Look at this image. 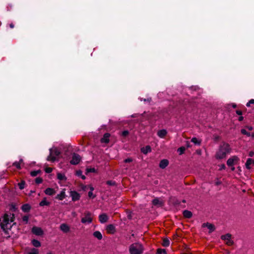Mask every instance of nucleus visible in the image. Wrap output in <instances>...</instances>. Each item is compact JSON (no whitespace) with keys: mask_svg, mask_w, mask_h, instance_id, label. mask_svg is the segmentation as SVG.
<instances>
[{"mask_svg":"<svg viewBox=\"0 0 254 254\" xmlns=\"http://www.w3.org/2000/svg\"><path fill=\"white\" fill-rule=\"evenodd\" d=\"M69 149V147L67 148V151H64V153L66 155V156H68L69 155V153H68V150Z\"/></svg>","mask_w":254,"mask_h":254,"instance_id":"obj_51","label":"nucleus"},{"mask_svg":"<svg viewBox=\"0 0 254 254\" xmlns=\"http://www.w3.org/2000/svg\"><path fill=\"white\" fill-rule=\"evenodd\" d=\"M152 202L154 205H157L160 204V201L158 198L154 199L152 201Z\"/></svg>","mask_w":254,"mask_h":254,"instance_id":"obj_39","label":"nucleus"},{"mask_svg":"<svg viewBox=\"0 0 254 254\" xmlns=\"http://www.w3.org/2000/svg\"><path fill=\"white\" fill-rule=\"evenodd\" d=\"M110 136L111 134L109 133H105L103 137L101 139V143H109Z\"/></svg>","mask_w":254,"mask_h":254,"instance_id":"obj_13","label":"nucleus"},{"mask_svg":"<svg viewBox=\"0 0 254 254\" xmlns=\"http://www.w3.org/2000/svg\"><path fill=\"white\" fill-rule=\"evenodd\" d=\"M57 178L60 181L59 184H61V181H66L67 178L64 174L58 173L57 174Z\"/></svg>","mask_w":254,"mask_h":254,"instance_id":"obj_15","label":"nucleus"},{"mask_svg":"<svg viewBox=\"0 0 254 254\" xmlns=\"http://www.w3.org/2000/svg\"><path fill=\"white\" fill-rule=\"evenodd\" d=\"M50 155L48 157L47 160L49 161L54 162L55 161L57 157L63 151L60 152L56 148H52L50 150Z\"/></svg>","mask_w":254,"mask_h":254,"instance_id":"obj_4","label":"nucleus"},{"mask_svg":"<svg viewBox=\"0 0 254 254\" xmlns=\"http://www.w3.org/2000/svg\"><path fill=\"white\" fill-rule=\"evenodd\" d=\"M131 161H132V160L130 158H127V159H126V160H125V162H126V163H129Z\"/></svg>","mask_w":254,"mask_h":254,"instance_id":"obj_48","label":"nucleus"},{"mask_svg":"<svg viewBox=\"0 0 254 254\" xmlns=\"http://www.w3.org/2000/svg\"><path fill=\"white\" fill-rule=\"evenodd\" d=\"M70 195L72 198V200L74 201L80 199V196L79 194L75 191H70Z\"/></svg>","mask_w":254,"mask_h":254,"instance_id":"obj_10","label":"nucleus"},{"mask_svg":"<svg viewBox=\"0 0 254 254\" xmlns=\"http://www.w3.org/2000/svg\"><path fill=\"white\" fill-rule=\"evenodd\" d=\"M30 208H31V207H30V205H29L28 204H25L23 205L21 207V209H22V211L25 212L29 211L30 210Z\"/></svg>","mask_w":254,"mask_h":254,"instance_id":"obj_24","label":"nucleus"},{"mask_svg":"<svg viewBox=\"0 0 254 254\" xmlns=\"http://www.w3.org/2000/svg\"><path fill=\"white\" fill-rule=\"evenodd\" d=\"M32 245L35 247H39L41 246L40 242L37 240H33L32 241Z\"/></svg>","mask_w":254,"mask_h":254,"instance_id":"obj_29","label":"nucleus"},{"mask_svg":"<svg viewBox=\"0 0 254 254\" xmlns=\"http://www.w3.org/2000/svg\"><path fill=\"white\" fill-rule=\"evenodd\" d=\"M99 219L101 223H104L107 221L108 217L106 214H102L99 216Z\"/></svg>","mask_w":254,"mask_h":254,"instance_id":"obj_18","label":"nucleus"},{"mask_svg":"<svg viewBox=\"0 0 254 254\" xmlns=\"http://www.w3.org/2000/svg\"><path fill=\"white\" fill-rule=\"evenodd\" d=\"M129 134V132L128 130H124L121 133H120V135L123 137H126Z\"/></svg>","mask_w":254,"mask_h":254,"instance_id":"obj_31","label":"nucleus"},{"mask_svg":"<svg viewBox=\"0 0 254 254\" xmlns=\"http://www.w3.org/2000/svg\"><path fill=\"white\" fill-rule=\"evenodd\" d=\"M140 100H141V101L142 100V99H140ZM143 101L144 102H150L151 101V98H147V99H143Z\"/></svg>","mask_w":254,"mask_h":254,"instance_id":"obj_46","label":"nucleus"},{"mask_svg":"<svg viewBox=\"0 0 254 254\" xmlns=\"http://www.w3.org/2000/svg\"><path fill=\"white\" fill-rule=\"evenodd\" d=\"M230 152L229 144H223L221 145L216 154V157L218 159H222L225 157L226 155Z\"/></svg>","mask_w":254,"mask_h":254,"instance_id":"obj_2","label":"nucleus"},{"mask_svg":"<svg viewBox=\"0 0 254 254\" xmlns=\"http://www.w3.org/2000/svg\"><path fill=\"white\" fill-rule=\"evenodd\" d=\"M185 150V148L184 147H181L178 149V152H179V154L181 155L184 152Z\"/></svg>","mask_w":254,"mask_h":254,"instance_id":"obj_35","label":"nucleus"},{"mask_svg":"<svg viewBox=\"0 0 254 254\" xmlns=\"http://www.w3.org/2000/svg\"><path fill=\"white\" fill-rule=\"evenodd\" d=\"M191 141L192 143H200V141H198L197 138H196V137H193L191 139Z\"/></svg>","mask_w":254,"mask_h":254,"instance_id":"obj_42","label":"nucleus"},{"mask_svg":"<svg viewBox=\"0 0 254 254\" xmlns=\"http://www.w3.org/2000/svg\"><path fill=\"white\" fill-rule=\"evenodd\" d=\"M183 215L186 218H190L192 216V213L189 210H185L183 212Z\"/></svg>","mask_w":254,"mask_h":254,"instance_id":"obj_27","label":"nucleus"},{"mask_svg":"<svg viewBox=\"0 0 254 254\" xmlns=\"http://www.w3.org/2000/svg\"><path fill=\"white\" fill-rule=\"evenodd\" d=\"M60 229L64 233H67L69 231L70 228L66 224L63 223L61 225Z\"/></svg>","mask_w":254,"mask_h":254,"instance_id":"obj_14","label":"nucleus"},{"mask_svg":"<svg viewBox=\"0 0 254 254\" xmlns=\"http://www.w3.org/2000/svg\"><path fill=\"white\" fill-rule=\"evenodd\" d=\"M28 220H29V217L28 216H24L22 218L23 221H24L26 223H28Z\"/></svg>","mask_w":254,"mask_h":254,"instance_id":"obj_41","label":"nucleus"},{"mask_svg":"<svg viewBox=\"0 0 254 254\" xmlns=\"http://www.w3.org/2000/svg\"><path fill=\"white\" fill-rule=\"evenodd\" d=\"M221 239L224 240L228 246H231L233 244V242L231 240V235L229 234L222 236Z\"/></svg>","mask_w":254,"mask_h":254,"instance_id":"obj_8","label":"nucleus"},{"mask_svg":"<svg viewBox=\"0 0 254 254\" xmlns=\"http://www.w3.org/2000/svg\"><path fill=\"white\" fill-rule=\"evenodd\" d=\"M241 132L243 134L247 135V136H250V133L248 132L245 129H242Z\"/></svg>","mask_w":254,"mask_h":254,"instance_id":"obj_36","label":"nucleus"},{"mask_svg":"<svg viewBox=\"0 0 254 254\" xmlns=\"http://www.w3.org/2000/svg\"><path fill=\"white\" fill-rule=\"evenodd\" d=\"M182 254H191V253L190 252H187L183 253Z\"/></svg>","mask_w":254,"mask_h":254,"instance_id":"obj_57","label":"nucleus"},{"mask_svg":"<svg viewBox=\"0 0 254 254\" xmlns=\"http://www.w3.org/2000/svg\"><path fill=\"white\" fill-rule=\"evenodd\" d=\"M44 192L47 195H53L55 194L56 191L54 189L48 188L45 190Z\"/></svg>","mask_w":254,"mask_h":254,"instance_id":"obj_17","label":"nucleus"},{"mask_svg":"<svg viewBox=\"0 0 254 254\" xmlns=\"http://www.w3.org/2000/svg\"><path fill=\"white\" fill-rule=\"evenodd\" d=\"M52 171H53V168H51V167H46L45 169V171L47 173H50L52 172Z\"/></svg>","mask_w":254,"mask_h":254,"instance_id":"obj_38","label":"nucleus"},{"mask_svg":"<svg viewBox=\"0 0 254 254\" xmlns=\"http://www.w3.org/2000/svg\"><path fill=\"white\" fill-rule=\"evenodd\" d=\"M247 128L250 130H252L253 129L252 127H247Z\"/></svg>","mask_w":254,"mask_h":254,"instance_id":"obj_55","label":"nucleus"},{"mask_svg":"<svg viewBox=\"0 0 254 254\" xmlns=\"http://www.w3.org/2000/svg\"><path fill=\"white\" fill-rule=\"evenodd\" d=\"M243 119H244L243 117L241 116L240 117H239L238 120H239V121H242L243 120Z\"/></svg>","mask_w":254,"mask_h":254,"instance_id":"obj_53","label":"nucleus"},{"mask_svg":"<svg viewBox=\"0 0 254 254\" xmlns=\"http://www.w3.org/2000/svg\"><path fill=\"white\" fill-rule=\"evenodd\" d=\"M32 232L37 236H41L43 234V231L42 229L41 228L36 226H34L32 228Z\"/></svg>","mask_w":254,"mask_h":254,"instance_id":"obj_9","label":"nucleus"},{"mask_svg":"<svg viewBox=\"0 0 254 254\" xmlns=\"http://www.w3.org/2000/svg\"><path fill=\"white\" fill-rule=\"evenodd\" d=\"M232 108H236V107H237V105H236V104H234V103H233V104H232Z\"/></svg>","mask_w":254,"mask_h":254,"instance_id":"obj_54","label":"nucleus"},{"mask_svg":"<svg viewBox=\"0 0 254 254\" xmlns=\"http://www.w3.org/2000/svg\"><path fill=\"white\" fill-rule=\"evenodd\" d=\"M169 164V161L167 159L162 160L159 163V167L161 169L165 168Z\"/></svg>","mask_w":254,"mask_h":254,"instance_id":"obj_16","label":"nucleus"},{"mask_svg":"<svg viewBox=\"0 0 254 254\" xmlns=\"http://www.w3.org/2000/svg\"><path fill=\"white\" fill-rule=\"evenodd\" d=\"M92 221V217L91 214L87 212L84 213V216L81 219V222L84 224H89Z\"/></svg>","mask_w":254,"mask_h":254,"instance_id":"obj_5","label":"nucleus"},{"mask_svg":"<svg viewBox=\"0 0 254 254\" xmlns=\"http://www.w3.org/2000/svg\"><path fill=\"white\" fill-rule=\"evenodd\" d=\"M250 104H250V103H249V102L247 103L246 106H247V107H250Z\"/></svg>","mask_w":254,"mask_h":254,"instance_id":"obj_59","label":"nucleus"},{"mask_svg":"<svg viewBox=\"0 0 254 254\" xmlns=\"http://www.w3.org/2000/svg\"><path fill=\"white\" fill-rule=\"evenodd\" d=\"M23 165V160L20 159L18 162H15L13 163L12 166L15 167L17 169H20L21 166Z\"/></svg>","mask_w":254,"mask_h":254,"instance_id":"obj_19","label":"nucleus"},{"mask_svg":"<svg viewBox=\"0 0 254 254\" xmlns=\"http://www.w3.org/2000/svg\"><path fill=\"white\" fill-rule=\"evenodd\" d=\"M231 170L232 171H234V170H235V167H234L233 166H231Z\"/></svg>","mask_w":254,"mask_h":254,"instance_id":"obj_58","label":"nucleus"},{"mask_svg":"<svg viewBox=\"0 0 254 254\" xmlns=\"http://www.w3.org/2000/svg\"><path fill=\"white\" fill-rule=\"evenodd\" d=\"M82 175V172L81 170H78L76 172V175L80 177Z\"/></svg>","mask_w":254,"mask_h":254,"instance_id":"obj_43","label":"nucleus"},{"mask_svg":"<svg viewBox=\"0 0 254 254\" xmlns=\"http://www.w3.org/2000/svg\"><path fill=\"white\" fill-rule=\"evenodd\" d=\"M249 103L251 104H254V99H252L249 101Z\"/></svg>","mask_w":254,"mask_h":254,"instance_id":"obj_50","label":"nucleus"},{"mask_svg":"<svg viewBox=\"0 0 254 254\" xmlns=\"http://www.w3.org/2000/svg\"><path fill=\"white\" fill-rule=\"evenodd\" d=\"M80 177L83 179V180H84L85 179V176L84 175H82Z\"/></svg>","mask_w":254,"mask_h":254,"instance_id":"obj_56","label":"nucleus"},{"mask_svg":"<svg viewBox=\"0 0 254 254\" xmlns=\"http://www.w3.org/2000/svg\"><path fill=\"white\" fill-rule=\"evenodd\" d=\"M25 183L24 181H21V182L19 183L18 184V186L19 187V188L20 189V190H22L25 187Z\"/></svg>","mask_w":254,"mask_h":254,"instance_id":"obj_30","label":"nucleus"},{"mask_svg":"<svg viewBox=\"0 0 254 254\" xmlns=\"http://www.w3.org/2000/svg\"><path fill=\"white\" fill-rule=\"evenodd\" d=\"M245 166L247 169H250L252 166H254V160L252 158L247 159Z\"/></svg>","mask_w":254,"mask_h":254,"instance_id":"obj_11","label":"nucleus"},{"mask_svg":"<svg viewBox=\"0 0 254 254\" xmlns=\"http://www.w3.org/2000/svg\"><path fill=\"white\" fill-rule=\"evenodd\" d=\"M40 170L33 171L31 172L30 174L32 176L35 177V176H36L38 174H39L40 173Z\"/></svg>","mask_w":254,"mask_h":254,"instance_id":"obj_33","label":"nucleus"},{"mask_svg":"<svg viewBox=\"0 0 254 254\" xmlns=\"http://www.w3.org/2000/svg\"><path fill=\"white\" fill-rule=\"evenodd\" d=\"M28 254H38V251L33 248L29 252Z\"/></svg>","mask_w":254,"mask_h":254,"instance_id":"obj_34","label":"nucleus"},{"mask_svg":"<svg viewBox=\"0 0 254 254\" xmlns=\"http://www.w3.org/2000/svg\"><path fill=\"white\" fill-rule=\"evenodd\" d=\"M43 182V179L41 178L38 177L36 178L35 179V182L37 184H39Z\"/></svg>","mask_w":254,"mask_h":254,"instance_id":"obj_37","label":"nucleus"},{"mask_svg":"<svg viewBox=\"0 0 254 254\" xmlns=\"http://www.w3.org/2000/svg\"><path fill=\"white\" fill-rule=\"evenodd\" d=\"M9 27H10V28H14V24H13L12 23H10V24H9Z\"/></svg>","mask_w":254,"mask_h":254,"instance_id":"obj_52","label":"nucleus"},{"mask_svg":"<svg viewBox=\"0 0 254 254\" xmlns=\"http://www.w3.org/2000/svg\"><path fill=\"white\" fill-rule=\"evenodd\" d=\"M143 251V249L142 245L138 243L131 244L129 248L130 254H141Z\"/></svg>","mask_w":254,"mask_h":254,"instance_id":"obj_3","label":"nucleus"},{"mask_svg":"<svg viewBox=\"0 0 254 254\" xmlns=\"http://www.w3.org/2000/svg\"><path fill=\"white\" fill-rule=\"evenodd\" d=\"M93 236L97 238L98 240L102 239V235L99 231H95L93 233Z\"/></svg>","mask_w":254,"mask_h":254,"instance_id":"obj_26","label":"nucleus"},{"mask_svg":"<svg viewBox=\"0 0 254 254\" xmlns=\"http://www.w3.org/2000/svg\"><path fill=\"white\" fill-rule=\"evenodd\" d=\"M225 166L224 164H222L220 166V170L225 169Z\"/></svg>","mask_w":254,"mask_h":254,"instance_id":"obj_49","label":"nucleus"},{"mask_svg":"<svg viewBox=\"0 0 254 254\" xmlns=\"http://www.w3.org/2000/svg\"><path fill=\"white\" fill-rule=\"evenodd\" d=\"M65 189H64L57 195L56 198L59 200H63L65 198Z\"/></svg>","mask_w":254,"mask_h":254,"instance_id":"obj_12","label":"nucleus"},{"mask_svg":"<svg viewBox=\"0 0 254 254\" xmlns=\"http://www.w3.org/2000/svg\"><path fill=\"white\" fill-rule=\"evenodd\" d=\"M93 190V188L91 187V190L88 192V196L90 197H91L93 196V192H92Z\"/></svg>","mask_w":254,"mask_h":254,"instance_id":"obj_44","label":"nucleus"},{"mask_svg":"<svg viewBox=\"0 0 254 254\" xmlns=\"http://www.w3.org/2000/svg\"><path fill=\"white\" fill-rule=\"evenodd\" d=\"M239 161V159L238 157L234 156L230 158L227 162V164L228 166H232L237 164Z\"/></svg>","mask_w":254,"mask_h":254,"instance_id":"obj_7","label":"nucleus"},{"mask_svg":"<svg viewBox=\"0 0 254 254\" xmlns=\"http://www.w3.org/2000/svg\"><path fill=\"white\" fill-rule=\"evenodd\" d=\"M170 245V241L167 238H165L163 240L162 245L164 247H168Z\"/></svg>","mask_w":254,"mask_h":254,"instance_id":"obj_28","label":"nucleus"},{"mask_svg":"<svg viewBox=\"0 0 254 254\" xmlns=\"http://www.w3.org/2000/svg\"><path fill=\"white\" fill-rule=\"evenodd\" d=\"M86 171L87 173H90V172H96V170L95 168H87L86 169Z\"/></svg>","mask_w":254,"mask_h":254,"instance_id":"obj_40","label":"nucleus"},{"mask_svg":"<svg viewBox=\"0 0 254 254\" xmlns=\"http://www.w3.org/2000/svg\"><path fill=\"white\" fill-rule=\"evenodd\" d=\"M50 204V202L47 201L46 198L45 197L40 202L39 205L41 206H48Z\"/></svg>","mask_w":254,"mask_h":254,"instance_id":"obj_25","label":"nucleus"},{"mask_svg":"<svg viewBox=\"0 0 254 254\" xmlns=\"http://www.w3.org/2000/svg\"><path fill=\"white\" fill-rule=\"evenodd\" d=\"M166 254V251L165 249H158L157 251V254Z\"/></svg>","mask_w":254,"mask_h":254,"instance_id":"obj_32","label":"nucleus"},{"mask_svg":"<svg viewBox=\"0 0 254 254\" xmlns=\"http://www.w3.org/2000/svg\"><path fill=\"white\" fill-rule=\"evenodd\" d=\"M107 231L108 233H114L115 232V227L113 225H109L106 228Z\"/></svg>","mask_w":254,"mask_h":254,"instance_id":"obj_21","label":"nucleus"},{"mask_svg":"<svg viewBox=\"0 0 254 254\" xmlns=\"http://www.w3.org/2000/svg\"><path fill=\"white\" fill-rule=\"evenodd\" d=\"M141 152L144 154H147L148 152H151V147L149 145L146 146L145 147H142L141 149Z\"/></svg>","mask_w":254,"mask_h":254,"instance_id":"obj_22","label":"nucleus"},{"mask_svg":"<svg viewBox=\"0 0 254 254\" xmlns=\"http://www.w3.org/2000/svg\"><path fill=\"white\" fill-rule=\"evenodd\" d=\"M249 155L251 157H254V150L253 151H251L249 152Z\"/></svg>","mask_w":254,"mask_h":254,"instance_id":"obj_45","label":"nucleus"},{"mask_svg":"<svg viewBox=\"0 0 254 254\" xmlns=\"http://www.w3.org/2000/svg\"><path fill=\"white\" fill-rule=\"evenodd\" d=\"M81 160V157L77 154L73 153L72 155V159L70 163L72 165H77L79 163Z\"/></svg>","mask_w":254,"mask_h":254,"instance_id":"obj_6","label":"nucleus"},{"mask_svg":"<svg viewBox=\"0 0 254 254\" xmlns=\"http://www.w3.org/2000/svg\"><path fill=\"white\" fill-rule=\"evenodd\" d=\"M236 112V114L238 115L241 116L242 115V112L240 110H237Z\"/></svg>","mask_w":254,"mask_h":254,"instance_id":"obj_47","label":"nucleus"},{"mask_svg":"<svg viewBox=\"0 0 254 254\" xmlns=\"http://www.w3.org/2000/svg\"><path fill=\"white\" fill-rule=\"evenodd\" d=\"M203 227H207L209 230V233L213 232L214 230V226L210 223H204L203 224Z\"/></svg>","mask_w":254,"mask_h":254,"instance_id":"obj_20","label":"nucleus"},{"mask_svg":"<svg viewBox=\"0 0 254 254\" xmlns=\"http://www.w3.org/2000/svg\"><path fill=\"white\" fill-rule=\"evenodd\" d=\"M167 134V131L165 129H161L157 132V135L161 137H164Z\"/></svg>","mask_w":254,"mask_h":254,"instance_id":"obj_23","label":"nucleus"},{"mask_svg":"<svg viewBox=\"0 0 254 254\" xmlns=\"http://www.w3.org/2000/svg\"><path fill=\"white\" fill-rule=\"evenodd\" d=\"M14 215L12 213H6L3 216L1 220V227L4 231L10 230L13 224Z\"/></svg>","mask_w":254,"mask_h":254,"instance_id":"obj_1","label":"nucleus"}]
</instances>
